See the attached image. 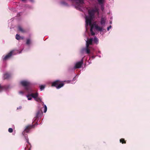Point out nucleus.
Here are the masks:
<instances>
[{
	"mask_svg": "<svg viewBox=\"0 0 150 150\" xmlns=\"http://www.w3.org/2000/svg\"><path fill=\"white\" fill-rule=\"evenodd\" d=\"M64 85V83H61L59 80H57L52 83V86L55 87L57 89H59L63 86Z\"/></svg>",
	"mask_w": 150,
	"mask_h": 150,
	"instance_id": "nucleus-1",
	"label": "nucleus"
},
{
	"mask_svg": "<svg viewBox=\"0 0 150 150\" xmlns=\"http://www.w3.org/2000/svg\"><path fill=\"white\" fill-rule=\"evenodd\" d=\"M94 26V27L95 29L97 30H98L100 31H102L103 28L102 27H100L98 25H92L90 29V31L91 33V35L92 36L95 35V33L93 32V28Z\"/></svg>",
	"mask_w": 150,
	"mask_h": 150,
	"instance_id": "nucleus-2",
	"label": "nucleus"
},
{
	"mask_svg": "<svg viewBox=\"0 0 150 150\" xmlns=\"http://www.w3.org/2000/svg\"><path fill=\"white\" fill-rule=\"evenodd\" d=\"M76 7L79 9L83 7L84 1L83 0H75Z\"/></svg>",
	"mask_w": 150,
	"mask_h": 150,
	"instance_id": "nucleus-3",
	"label": "nucleus"
},
{
	"mask_svg": "<svg viewBox=\"0 0 150 150\" xmlns=\"http://www.w3.org/2000/svg\"><path fill=\"white\" fill-rule=\"evenodd\" d=\"M20 83L22 86L25 87V88L28 87L30 86L31 85V83L28 81L23 80L20 82Z\"/></svg>",
	"mask_w": 150,
	"mask_h": 150,
	"instance_id": "nucleus-4",
	"label": "nucleus"
},
{
	"mask_svg": "<svg viewBox=\"0 0 150 150\" xmlns=\"http://www.w3.org/2000/svg\"><path fill=\"white\" fill-rule=\"evenodd\" d=\"M14 51H15L14 50H12L10 51L9 53L7 54L3 57V60H6L9 58L13 54Z\"/></svg>",
	"mask_w": 150,
	"mask_h": 150,
	"instance_id": "nucleus-5",
	"label": "nucleus"
},
{
	"mask_svg": "<svg viewBox=\"0 0 150 150\" xmlns=\"http://www.w3.org/2000/svg\"><path fill=\"white\" fill-rule=\"evenodd\" d=\"M93 18L91 17H89L88 16H86V25H89L91 26L92 25L91 24V20Z\"/></svg>",
	"mask_w": 150,
	"mask_h": 150,
	"instance_id": "nucleus-6",
	"label": "nucleus"
},
{
	"mask_svg": "<svg viewBox=\"0 0 150 150\" xmlns=\"http://www.w3.org/2000/svg\"><path fill=\"white\" fill-rule=\"evenodd\" d=\"M35 125H30L27 126L24 130V132L28 133L31 129L35 127Z\"/></svg>",
	"mask_w": 150,
	"mask_h": 150,
	"instance_id": "nucleus-7",
	"label": "nucleus"
},
{
	"mask_svg": "<svg viewBox=\"0 0 150 150\" xmlns=\"http://www.w3.org/2000/svg\"><path fill=\"white\" fill-rule=\"evenodd\" d=\"M83 64V60L82 59L81 61L77 62L75 66L76 69H78L80 68Z\"/></svg>",
	"mask_w": 150,
	"mask_h": 150,
	"instance_id": "nucleus-8",
	"label": "nucleus"
},
{
	"mask_svg": "<svg viewBox=\"0 0 150 150\" xmlns=\"http://www.w3.org/2000/svg\"><path fill=\"white\" fill-rule=\"evenodd\" d=\"M42 114L43 113L42 111L41 110H38L36 113V116L35 117L36 118L35 119L37 118L41 117L42 115Z\"/></svg>",
	"mask_w": 150,
	"mask_h": 150,
	"instance_id": "nucleus-9",
	"label": "nucleus"
},
{
	"mask_svg": "<svg viewBox=\"0 0 150 150\" xmlns=\"http://www.w3.org/2000/svg\"><path fill=\"white\" fill-rule=\"evenodd\" d=\"M31 85L30 86L28 87L25 88V90L28 93H30L33 91V90L31 88Z\"/></svg>",
	"mask_w": 150,
	"mask_h": 150,
	"instance_id": "nucleus-10",
	"label": "nucleus"
},
{
	"mask_svg": "<svg viewBox=\"0 0 150 150\" xmlns=\"http://www.w3.org/2000/svg\"><path fill=\"white\" fill-rule=\"evenodd\" d=\"M88 13L89 15L88 16L93 18V17H94L95 14L93 11H92V10H88Z\"/></svg>",
	"mask_w": 150,
	"mask_h": 150,
	"instance_id": "nucleus-11",
	"label": "nucleus"
},
{
	"mask_svg": "<svg viewBox=\"0 0 150 150\" xmlns=\"http://www.w3.org/2000/svg\"><path fill=\"white\" fill-rule=\"evenodd\" d=\"M38 96V93L36 92L35 93H32L31 94H28V96H31L33 98H34L35 99Z\"/></svg>",
	"mask_w": 150,
	"mask_h": 150,
	"instance_id": "nucleus-12",
	"label": "nucleus"
},
{
	"mask_svg": "<svg viewBox=\"0 0 150 150\" xmlns=\"http://www.w3.org/2000/svg\"><path fill=\"white\" fill-rule=\"evenodd\" d=\"M11 74L8 73H6L4 74V79H9L11 77Z\"/></svg>",
	"mask_w": 150,
	"mask_h": 150,
	"instance_id": "nucleus-13",
	"label": "nucleus"
},
{
	"mask_svg": "<svg viewBox=\"0 0 150 150\" xmlns=\"http://www.w3.org/2000/svg\"><path fill=\"white\" fill-rule=\"evenodd\" d=\"M106 18L105 17H102L100 21V23L102 25H104L105 24Z\"/></svg>",
	"mask_w": 150,
	"mask_h": 150,
	"instance_id": "nucleus-14",
	"label": "nucleus"
},
{
	"mask_svg": "<svg viewBox=\"0 0 150 150\" xmlns=\"http://www.w3.org/2000/svg\"><path fill=\"white\" fill-rule=\"evenodd\" d=\"M18 29L19 31L22 33H25L26 32V30L23 29L21 26H18Z\"/></svg>",
	"mask_w": 150,
	"mask_h": 150,
	"instance_id": "nucleus-15",
	"label": "nucleus"
},
{
	"mask_svg": "<svg viewBox=\"0 0 150 150\" xmlns=\"http://www.w3.org/2000/svg\"><path fill=\"white\" fill-rule=\"evenodd\" d=\"M25 139L26 140V142H27L28 144L29 145H28L27 144V148H28L29 150H30V149L31 147L30 144L29 142L28 139V138H26Z\"/></svg>",
	"mask_w": 150,
	"mask_h": 150,
	"instance_id": "nucleus-16",
	"label": "nucleus"
},
{
	"mask_svg": "<svg viewBox=\"0 0 150 150\" xmlns=\"http://www.w3.org/2000/svg\"><path fill=\"white\" fill-rule=\"evenodd\" d=\"M93 41V38H90L88 39V40L87 41H86V42L88 44H89L90 45H91L92 44Z\"/></svg>",
	"mask_w": 150,
	"mask_h": 150,
	"instance_id": "nucleus-17",
	"label": "nucleus"
},
{
	"mask_svg": "<svg viewBox=\"0 0 150 150\" xmlns=\"http://www.w3.org/2000/svg\"><path fill=\"white\" fill-rule=\"evenodd\" d=\"M120 142L122 144H125L126 143V141L123 138H121L120 139Z\"/></svg>",
	"mask_w": 150,
	"mask_h": 150,
	"instance_id": "nucleus-18",
	"label": "nucleus"
},
{
	"mask_svg": "<svg viewBox=\"0 0 150 150\" xmlns=\"http://www.w3.org/2000/svg\"><path fill=\"white\" fill-rule=\"evenodd\" d=\"M86 52L87 54H89L90 53V50L88 48H86L85 49Z\"/></svg>",
	"mask_w": 150,
	"mask_h": 150,
	"instance_id": "nucleus-19",
	"label": "nucleus"
},
{
	"mask_svg": "<svg viewBox=\"0 0 150 150\" xmlns=\"http://www.w3.org/2000/svg\"><path fill=\"white\" fill-rule=\"evenodd\" d=\"M92 11H93L95 13H98V9L97 8H95L94 9H92Z\"/></svg>",
	"mask_w": 150,
	"mask_h": 150,
	"instance_id": "nucleus-20",
	"label": "nucleus"
},
{
	"mask_svg": "<svg viewBox=\"0 0 150 150\" xmlns=\"http://www.w3.org/2000/svg\"><path fill=\"white\" fill-rule=\"evenodd\" d=\"M93 41L96 43L97 44V43L98 42V38L96 37L94 38L93 40Z\"/></svg>",
	"mask_w": 150,
	"mask_h": 150,
	"instance_id": "nucleus-21",
	"label": "nucleus"
},
{
	"mask_svg": "<svg viewBox=\"0 0 150 150\" xmlns=\"http://www.w3.org/2000/svg\"><path fill=\"white\" fill-rule=\"evenodd\" d=\"M16 38L17 40H19L21 39V37L19 35L17 34L16 35Z\"/></svg>",
	"mask_w": 150,
	"mask_h": 150,
	"instance_id": "nucleus-22",
	"label": "nucleus"
},
{
	"mask_svg": "<svg viewBox=\"0 0 150 150\" xmlns=\"http://www.w3.org/2000/svg\"><path fill=\"white\" fill-rule=\"evenodd\" d=\"M6 88L4 86H2L1 84H0V91L3 90L4 89Z\"/></svg>",
	"mask_w": 150,
	"mask_h": 150,
	"instance_id": "nucleus-23",
	"label": "nucleus"
},
{
	"mask_svg": "<svg viewBox=\"0 0 150 150\" xmlns=\"http://www.w3.org/2000/svg\"><path fill=\"white\" fill-rule=\"evenodd\" d=\"M104 0H98L99 3L100 4H103Z\"/></svg>",
	"mask_w": 150,
	"mask_h": 150,
	"instance_id": "nucleus-24",
	"label": "nucleus"
},
{
	"mask_svg": "<svg viewBox=\"0 0 150 150\" xmlns=\"http://www.w3.org/2000/svg\"><path fill=\"white\" fill-rule=\"evenodd\" d=\"M35 99L37 101L39 102L41 101V99L40 98H38V97H37Z\"/></svg>",
	"mask_w": 150,
	"mask_h": 150,
	"instance_id": "nucleus-25",
	"label": "nucleus"
},
{
	"mask_svg": "<svg viewBox=\"0 0 150 150\" xmlns=\"http://www.w3.org/2000/svg\"><path fill=\"white\" fill-rule=\"evenodd\" d=\"M30 43V40L29 39H27L26 43L27 45H29Z\"/></svg>",
	"mask_w": 150,
	"mask_h": 150,
	"instance_id": "nucleus-26",
	"label": "nucleus"
},
{
	"mask_svg": "<svg viewBox=\"0 0 150 150\" xmlns=\"http://www.w3.org/2000/svg\"><path fill=\"white\" fill-rule=\"evenodd\" d=\"M8 132L10 133H11L13 132V129L12 128H9L8 129Z\"/></svg>",
	"mask_w": 150,
	"mask_h": 150,
	"instance_id": "nucleus-27",
	"label": "nucleus"
},
{
	"mask_svg": "<svg viewBox=\"0 0 150 150\" xmlns=\"http://www.w3.org/2000/svg\"><path fill=\"white\" fill-rule=\"evenodd\" d=\"M45 88V86L43 85H41L40 86V89L41 90H42Z\"/></svg>",
	"mask_w": 150,
	"mask_h": 150,
	"instance_id": "nucleus-28",
	"label": "nucleus"
},
{
	"mask_svg": "<svg viewBox=\"0 0 150 150\" xmlns=\"http://www.w3.org/2000/svg\"><path fill=\"white\" fill-rule=\"evenodd\" d=\"M47 107L46 105H45L44 106V112H46L47 110Z\"/></svg>",
	"mask_w": 150,
	"mask_h": 150,
	"instance_id": "nucleus-29",
	"label": "nucleus"
},
{
	"mask_svg": "<svg viewBox=\"0 0 150 150\" xmlns=\"http://www.w3.org/2000/svg\"><path fill=\"white\" fill-rule=\"evenodd\" d=\"M31 96H28V95H27V97L28 98V100H31L32 99L31 97Z\"/></svg>",
	"mask_w": 150,
	"mask_h": 150,
	"instance_id": "nucleus-30",
	"label": "nucleus"
},
{
	"mask_svg": "<svg viewBox=\"0 0 150 150\" xmlns=\"http://www.w3.org/2000/svg\"><path fill=\"white\" fill-rule=\"evenodd\" d=\"M89 44L86 43V48H89Z\"/></svg>",
	"mask_w": 150,
	"mask_h": 150,
	"instance_id": "nucleus-31",
	"label": "nucleus"
},
{
	"mask_svg": "<svg viewBox=\"0 0 150 150\" xmlns=\"http://www.w3.org/2000/svg\"><path fill=\"white\" fill-rule=\"evenodd\" d=\"M111 25H110L109 26L108 28H107V30H109L110 29H111Z\"/></svg>",
	"mask_w": 150,
	"mask_h": 150,
	"instance_id": "nucleus-32",
	"label": "nucleus"
},
{
	"mask_svg": "<svg viewBox=\"0 0 150 150\" xmlns=\"http://www.w3.org/2000/svg\"><path fill=\"white\" fill-rule=\"evenodd\" d=\"M61 3H62V4H65V5H67V4L66 3V2H65L64 1H62L61 2Z\"/></svg>",
	"mask_w": 150,
	"mask_h": 150,
	"instance_id": "nucleus-33",
	"label": "nucleus"
},
{
	"mask_svg": "<svg viewBox=\"0 0 150 150\" xmlns=\"http://www.w3.org/2000/svg\"><path fill=\"white\" fill-rule=\"evenodd\" d=\"M21 94H23V92L22 91H21L19 92Z\"/></svg>",
	"mask_w": 150,
	"mask_h": 150,
	"instance_id": "nucleus-34",
	"label": "nucleus"
},
{
	"mask_svg": "<svg viewBox=\"0 0 150 150\" xmlns=\"http://www.w3.org/2000/svg\"><path fill=\"white\" fill-rule=\"evenodd\" d=\"M21 38L23 39V37H21Z\"/></svg>",
	"mask_w": 150,
	"mask_h": 150,
	"instance_id": "nucleus-35",
	"label": "nucleus"
},
{
	"mask_svg": "<svg viewBox=\"0 0 150 150\" xmlns=\"http://www.w3.org/2000/svg\"><path fill=\"white\" fill-rule=\"evenodd\" d=\"M22 1H25V0H21Z\"/></svg>",
	"mask_w": 150,
	"mask_h": 150,
	"instance_id": "nucleus-36",
	"label": "nucleus"
}]
</instances>
